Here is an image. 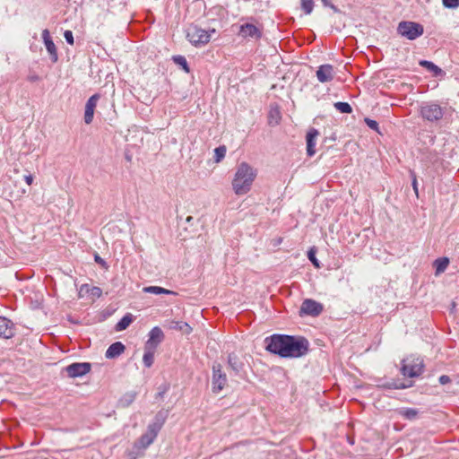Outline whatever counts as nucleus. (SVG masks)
Instances as JSON below:
<instances>
[{
    "label": "nucleus",
    "instance_id": "obj_20",
    "mask_svg": "<svg viewBox=\"0 0 459 459\" xmlns=\"http://www.w3.org/2000/svg\"><path fill=\"white\" fill-rule=\"evenodd\" d=\"M396 413L405 420H413L417 419L419 411L414 408H399L396 410Z\"/></svg>",
    "mask_w": 459,
    "mask_h": 459
},
{
    "label": "nucleus",
    "instance_id": "obj_11",
    "mask_svg": "<svg viewBox=\"0 0 459 459\" xmlns=\"http://www.w3.org/2000/svg\"><path fill=\"white\" fill-rule=\"evenodd\" d=\"M100 99V95L99 93H95L89 98L85 104V111H84V122L89 125L93 120L94 110L98 104V101Z\"/></svg>",
    "mask_w": 459,
    "mask_h": 459
},
{
    "label": "nucleus",
    "instance_id": "obj_34",
    "mask_svg": "<svg viewBox=\"0 0 459 459\" xmlns=\"http://www.w3.org/2000/svg\"><path fill=\"white\" fill-rule=\"evenodd\" d=\"M161 425L162 423H158V422H154L152 424H150L148 426V429H147V432L152 435L153 437L156 438L157 435H158V432L160 431V429H161Z\"/></svg>",
    "mask_w": 459,
    "mask_h": 459
},
{
    "label": "nucleus",
    "instance_id": "obj_13",
    "mask_svg": "<svg viewBox=\"0 0 459 459\" xmlns=\"http://www.w3.org/2000/svg\"><path fill=\"white\" fill-rule=\"evenodd\" d=\"M15 334L14 324L5 316H0V337L10 339Z\"/></svg>",
    "mask_w": 459,
    "mask_h": 459
},
{
    "label": "nucleus",
    "instance_id": "obj_18",
    "mask_svg": "<svg viewBox=\"0 0 459 459\" xmlns=\"http://www.w3.org/2000/svg\"><path fill=\"white\" fill-rule=\"evenodd\" d=\"M169 329L180 331L184 334H189L192 332V327L186 322L172 320L168 322Z\"/></svg>",
    "mask_w": 459,
    "mask_h": 459
},
{
    "label": "nucleus",
    "instance_id": "obj_26",
    "mask_svg": "<svg viewBox=\"0 0 459 459\" xmlns=\"http://www.w3.org/2000/svg\"><path fill=\"white\" fill-rule=\"evenodd\" d=\"M132 321H133L132 315L131 314H126L117 324L116 330L117 331H123V330L126 329L130 325Z\"/></svg>",
    "mask_w": 459,
    "mask_h": 459
},
{
    "label": "nucleus",
    "instance_id": "obj_31",
    "mask_svg": "<svg viewBox=\"0 0 459 459\" xmlns=\"http://www.w3.org/2000/svg\"><path fill=\"white\" fill-rule=\"evenodd\" d=\"M173 60L177 65H180L185 72L189 73L190 69L185 56H173Z\"/></svg>",
    "mask_w": 459,
    "mask_h": 459
},
{
    "label": "nucleus",
    "instance_id": "obj_38",
    "mask_svg": "<svg viewBox=\"0 0 459 459\" xmlns=\"http://www.w3.org/2000/svg\"><path fill=\"white\" fill-rule=\"evenodd\" d=\"M324 6L331 8L335 13H340V9L334 5L330 0H321Z\"/></svg>",
    "mask_w": 459,
    "mask_h": 459
},
{
    "label": "nucleus",
    "instance_id": "obj_23",
    "mask_svg": "<svg viewBox=\"0 0 459 459\" xmlns=\"http://www.w3.org/2000/svg\"><path fill=\"white\" fill-rule=\"evenodd\" d=\"M86 292L91 295L93 299L100 298L102 295V290L100 287H91L88 284L82 285L80 293Z\"/></svg>",
    "mask_w": 459,
    "mask_h": 459
},
{
    "label": "nucleus",
    "instance_id": "obj_24",
    "mask_svg": "<svg viewBox=\"0 0 459 459\" xmlns=\"http://www.w3.org/2000/svg\"><path fill=\"white\" fill-rule=\"evenodd\" d=\"M143 292L145 293H152L155 295H160V294H172L175 295L176 292L167 290L165 288L160 287V286H148L144 287L143 289Z\"/></svg>",
    "mask_w": 459,
    "mask_h": 459
},
{
    "label": "nucleus",
    "instance_id": "obj_35",
    "mask_svg": "<svg viewBox=\"0 0 459 459\" xmlns=\"http://www.w3.org/2000/svg\"><path fill=\"white\" fill-rule=\"evenodd\" d=\"M366 125L372 130L376 132H379L378 123L376 120H373L368 117H365L364 119Z\"/></svg>",
    "mask_w": 459,
    "mask_h": 459
},
{
    "label": "nucleus",
    "instance_id": "obj_44",
    "mask_svg": "<svg viewBox=\"0 0 459 459\" xmlns=\"http://www.w3.org/2000/svg\"><path fill=\"white\" fill-rule=\"evenodd\" d=\"M28 81L30 82H38V81H39V76L36 74H30L28 76Z\"/></svg>",
    "mask_w": 459,
    "mask_h": 459
},
{
    "label": "nucleus",
    "instance_id": "obj_17",
    "mask_svg": "<svg viewBox=\"0 0 459 459\" xmlns=\"http://www.w3.org/2000/svg\"><path fill=\"white\" fill-rule=\"evenodd\" d=\"M125 345L121 342L112 343L106 351L105 356L108 359H115L125 351Z\"/></svg>",
    "mask_w": 459,
    "mask_h": 459
},
{
    "label": "nucleus",
    "instance_id": "obj_32",
    "mask_svg": "<svg viewBox=\"0 0 459 459\" xmlns=\"http://www.w3.org/2000/svg\"><path fill=\"white\" fill-rule=\"evenodd\" d=\"M227 149L224 145H221L214 150V158L216 162H220L226 155Z\"/></svg>",
    "mask_w": 459,
    "mask_h": 459
},
{
    "label": "nucleus",
    "instance_id": "obj_47",
    "mask_svg": "<svg viewBox=\"0 0 459 459\" xmlns=\"http://www.w3.org/2000/svg\"><path fill=\"white\" fill-rule=\"evenodd\" d=\"M456 383L459 385V377H457V381H456Z\"/></svg>",
    "mask_w": 459,
    "mask_h": 459
},
{
    "label": "nucleus",
    "instance_id": "obj_19",
    "mask_svg": "<svg viewBox=\"0 0 459 459\" xmlns=\"http://www.w3.org/2000/svg\"><path fill=\"white\" fill-rule=\"evenodd\" d=\"M229 367L236 373L238 374L244 367L243 362L235 353H230L228 356Z\"/></svg>",
    "mask_w": 459,
    "mask_h": 459
},
{
    "label": "nucleus",
    "instance_id": "obj_45",
    "mask_svg": "<svg viewBox=\"0 0 459 459\" xmlns=\"http://www.w3.org/2000/svg\"><path fill=\"white\" fill-rule=\"evenodd\" d=\"M95 262L102 266H106V262L99 255H95Z\"/></svg>",
    "mask_w": 459,
    "mask_h": 459
},
{
    "label": "nucleus",
    "instance_id": "obj_43",
    "mask_svg": "<svg viewBox=\"0 0 459 459\" xmlns=\"http://www.w3.org/2000/svg\"><path fill=\"white\" fill-rule=\"evenodd\" d=\"M438 381L441 385H446L451 382V379L447 375H442L439 377Z\"/></svg>",
    "mask_w": 459,
    "mask_h": 459
},
{
    "label": "nucleus",
    "instance_id": "obj_28",
    "mask_svg": "<svg viewBox=\"0 0 459 459\" xmlns=\"http://www.w3.org/2000/svg\"><path fill=\"white\" fill-rule=\"evenodd\" d=\"M155 437H153L152 435H150L148 432L142 435L141 437L138 440V446L142 448L148 447L153 441Z\"/></svg>",
    "mask_w": 459,
    "mask_h": 459
},
{
    "label": "nucleus",
    "instance_id": "obj_4",
    "mask_svg": "<svg viewBox=\"0 0 459 459\" xmlns=\"http://www.w3.org/2000/svg\"><path fill=\"white\" fill-rule=\"evenodd\" d=\"M215 30L211 31L205 30L197 25H190L186 29V38L195 46H203L207 44L211 39V33H214Z\"/></svg>",
    "mask_w": 459,
    "mask_h": 459
},
{
    "label": "nucleus",
    "instance_id": "obj_1",
    "mask_svg": "<svg viewBox=\"0 0 459 459\" xmlns=\"http://www.w3.org/2000/svg\"><path fill=\"white\" fill-rule=\"evenodd\" d=\"M266 350L282 358H299L308 351L309 342L301 336L273 334L264 340Z\"/></svg>",
    "mask_w": 459,
    "mask_h": 459
},
{
    "label": "nucleus",
    "instance_id": "obj_3",
    "mask_svg": "<svg viewBox=\"0 0 459 459\" xmlns=\"http://www.w3.org/2000/svg\"><path fill=\"white\" fill-rule=\"evenodd\" d=\"M420 113L421 117L430 123L440 121L445 114V108L439 104L429 101L420 105Z\"/></svg>",
    "mask_w": 459,
    "mask_h": 459
},
{
    "label": "nucleus",
    "instance_id": "obj_36",
    "mask_svg": "<svg viewBox=\"0 0 459 459\" xmlns=\"http://www.w3.org/2000/svg\"><path fill=\"white\" fill-rule=\"evenodd\" d=\"M442 4L445 7L450 9H455L459 7V0H442Z\"/></svg>",
    "mask_w": 459,
    "mask_h": 459
},
{
    "label": "nucleus",
    "instance_id": "obj_40",
    "mask_svg": "<svg viewBox=\"0 0 459 459\" xmlns=\"http://www.w3.org/2000/svg\"><path fill=\"white\" fill-rule=\"evenodd\" d=\"M159 392L157 394V398H162L163 395L166 394V392L169 390V385H160L159 387Z\"/></svg>",
    "mask_w": 459,
    "mask_h": 459
},
{
    "label": "nucleus",
    "instance_id": "obj_42",
    "mask_svg": "<svg viewBox=\"0 0 459 459\" xmlns=\"http://www.w3.org/2000/svg\"><path fill=\"white\" fill-rule=\"evenodd\" d=\"M411 175L412 177L411 185H412L413 190H414L416 195H418V183H417L416 175L412 171L411 172Z\"/></svg>",
    "mask_w": 459,
    "mask_h": 459
},
{
    "label": "nucleus",
    "instance_id": "obj_22",
    "mask_svg": "<svg viewBox=\"0 0 459 459\" xmlns=\"http://www.w3.org/2000/svg\"><path fill=\"white\" fill-rule=\"evenodd\" d=\"M420 65L426 68L428 71L431 72L434 76H438L443 74V71L441 68H439L437 65H436L434 63L428 61V60H420Z\"/></svg>",
    "mask_w": 459,
    "mask_h": 459
},
{
    "label": "nucleus",
    "instance_id": "obj_41",
    "mask_svg": "<svg viewBox=\"0 0 459 459\" xmlns=\"http://www.w3.org/2000/svg\"><path fill=\"white\" fill-rule=\"evenodd\" d=\"M307 256L316 267H319V263L316 258L315 253L312 250L308 252Z\"/></svg>",
    "mask_w": 459,
    "mask_h": 459
},
{
    "label": "nucleus",
    "instance_id": "obj_5",
    "mask_svg": "<svg viewBox=\"0 0 459 459\" xmlns=\"http://www.w3.org/2000/svg\"><path fill=\"white\" fill-rule=\"evenodd\" d=\"M397 31L403 37L410 40H414L424 32L423 26L413 22H401L398 24Z\"/></svg>",
    "mask_w": 459,
    "mask_h": 459
},
{
    "label": "nucleus",
    "instance_id": "obj_15",
    "mask_svg": "<svg viewBox=\"0 0 459 459\" xmlns=\"http://www.w3.org/2000/svg\"><path fill=\"white\" fill-rule=\"evenodd\" d=\"M42 39L44 41V44L46 46L47 51L48 52L50 56V59L53 63L57 62L58 60V55L56 48L50 37L49 30L48 29H45L42 30Z\"/></svg>",
    "mask_w": 459,
    "mask_h": 459
},
{
    "label": "nucleus",
    "instance_id": "obj_25",
    "mask_svg": "<svg viewBox=\"0 0 459 459\" xmlns=\"http://www.w3.org/2000/svg\"><path fill=\"white\" fill-rule=\"evenodd\" d=\"M449 264V260L446 257L436 259L434 261V267L436 269V275H438L446 271Z\"/></svg>",
    "mask_w": 459,
    "mask_h": 459
},
{
    "label": "nucleus",
    "instance_id": "obj_39",
    "mask_svg": "<svg viewBox=\"0 0 459 459\" xmlns=\"http://www.w3.org/2000/svg\"><path fill=\"white\" fill-rule=\"evenodd\" d=\"M64 37L68 44H70V45L74 44V36H73V32L71 30H65L64 33Z\"/></svg>",
    "mask_w": 459,
    "mask_h": 459
},
{
    "label": "nucleus",
    "instance_id": "obj_2",
    "mask_svg": "<svg viewBox=\"0 0 459 459\" xmlns=\"http://www.w3.org/2000/svg\"><path fill=\"white\" fill-rule=\"evenodd\" d=\"M257 176L256 169L253 168L247 162H241L236 169L232 179V189L237 195L247 194Z\"/></svg>",
    "mask_w": 459,
    "mask_h": 459
},
{
    "label": "nucleus",
    "instance_id": "obj_27",
    "mask_svg": "<svg viewBox=\"0 0 459 459\" xmlns=\"http://www.w3.org/2000/svg\"><path fill=\"white\" fill-rule=\"evenodd\" d=\"M154 352H155V350H150V349H146L144 347V354L143 357V361L146 368H150L153 364Z\"/></svg>",
    "mask_w": 459,
    "mask_h": 459
},
{
    "label": "nucleus",
    "instance_id": "obj_30",
    "mask_svg": "<svg viewBox=\"0 0 459 459\" xmlns=\"http://www.w3.org/2000/svg\"><path fill=\"white\" fill-rule=\"evenodd\" d=\"M135 396V393H127L120 399L119 403L124 407L129 406L134 401Z\"/></svg>",
    "mask_w": 459,
    "mask_h": 459
},
{
    "label": "nucleus",
    "instance_id": "obj_37",
    "mask_svg": "<svg viewBox=\"0 0 459 459\" xmlns=\"http://www.w3.org/2000/svg\"><path fill=\"white\" fill-rule=\"evenodd\" d=\"M385 386L389 389H404V388H407V387H410L411 386V383L409 384V385H405V384H401V385H397L396 383L393 382V383H388L385 385Z\"/></svg>",
    "mask_w": 459,
    "mask_h": 459
},
{
    "label": "nucleus",
    "instance_id": "obj_10",
    "mask_svg": "<svg viewBox=\"0 0 459 459\" xmlns=\"http://www.w3.org/2000/svg\"><path fill=\"white\" fill-rule=\"evenodd\" d=\"M149 338L145 343V348L156 350L160 343L164 340V333L159 326L153 327L148 334Z\"/></svg>",
    "mask_w": 459,
    "mask_h": 459
},
{
    "label": "nucleus",
    "instance_id": "obj_33",
    "mask_svg": "<svg viewBox=\"0 0 459 459\" xmlns=\"http://www.w3.org/2000/svg\"><path fill=\"white\" fill-rule=\"evenodd\" d=\"M301 8L305 12L306 14H310L314 8V1L313 0H300Z\"/></svg>",
    "mask_w": 459,
    "mask_h": 459
},
{
    "label": "nucleus",
    "instance_id": "obj_46",
    "mask_svg": "<svg viewBox=\"0 0 459 459\" xmlns=\"http://www.w3.org/2000/svg\"><path fill=\"white\" fill-rule=\"evenodd\" d=\"M24 180L25 182L30 186L32 183H33V177L32 175L29 174V175H25L24 176Z\"/></svg>",
    "mask_w": 459,
    "mask_h": 459
},
{
    "label": "nucleus",
    "instance_id": "obj_21",
    "mask_svg": "<svg viewBox=\"0 0 459 459\" xmlns=\"http://www.w3.org/2000/svg\"><path fill=\"white\" fill-rule=\"evenodd\" d=\"M281 118V111L278 107H271L268 115V123L270 126H276L280 123Z\"/></svg>",
    "mask_w": 459,
    "mask_h": 459
},
{
    "label": "nucleus",
    "instance_id": "obj_14",
    "mask_svg": "<svg viewBox=\"0 0 459 459\" xmlns=\"http://www.w3.org/2000/svg\"><path fill=\"white\" fill-rule=\"evenodd\" d=\"M238 35L243 38L259 39L262 37V30L252 23H245L240 26Z\"/></svg>",
    "mask_w": 459,
    "mask_h": 459
},
{
    "label": "nucleus",
    "instance_id": "obj_16",
    "mask_svg": "<svg viewBox=\"0 0 459 459\" xmlns=\"http://www.w3.org/2000/svg\"><path fill=\"white\" fill-rule=\"evenodd\" d=\"M319 133L315 128H310L307 134L306 141H307V153L309 157H312L316 153V140Z\"/></svg>",
    "mask_w": 459,
    "mask_h": 459
},
{
    "label": "nucleus",
    "instance_id": "obj_29",
    "mask_svg": "<svg viewBox=\"0 0 459 459\" xmlns=\"http://www.w3.org/2000/svg\"><path fill=\"white\" fill-rule=\"evenodd\" d=\"M334 108L341 113L350 114L352 112V108L348 102H335Z\"/></svg>",
    "mask_w": 459,
    "mask_h": 459
},
{
    "label": "nucleus",
    "instance_id": "obj_7",
    "mask_svg": "<svg viewBox=\"0 0 459 459\" xmlns=\"http://www.w3.org/2000/svg\"><path fill=\"white\" fill-rule=\"evenodd\" d=\"M401 371L405 377H419L423 372V361L420 358L403 359Z\"/></svg>",
    "mask_w": 459,
    "mask_h": 459
},
{
    "label": "nucleus",
    "instance_id": "obj_8",
    "mask_svg": "<svg viewBox=\"0 0 459 459\" xmlns=\"http://www.w3.org/2000/svg\"><path fill=\"white\" fill-rule=\"evenodd\" d=\"M324 307L323 305L314 299H305L300 307L299 309V315H307L311 316H319Z\"/></svg>",
    "mask_w": 459,
    "mask_h": 459
},
{
    "label": "nucleus",
    "instance_id": "obj_12",
    "mask_svg": "<svg viewBox=\"0 0 459 459\" xmlns=\"http://www.w3.org/2000/svg\"><path fill=\"white\" fill-rule=\"evenodd\" d=\"M316 78L317 80L322 82H329L334 78V69L332 65L325 64L322 65L318 67L316 70Z\"/></svg>",
    "mask_w": 459,
    "mask_h": 459
},
{
    "label": "nucleus",
    "instance_id": "obj_9",
    "mask_svg": "<svg viewBox=\"0 0 459 459\" xmlns=\"http://www.w3.org/2000/svg\"><path fill=\"white\" fill-rule=\"evenodd\" d=\"M91 365L88 362H76L68 365L65 369L70 377H82L90 372Z\"/></svg>",
    "mask_w": 459,
    "mask_h": 459
},
{
    "label": "nucleus",
    "instance_id": "obj_6",
    "mask_svg": "<svg viewBox=\"0 0 459 459\" xmlns=\"http://www.w3.org/2000/svg\"><path fill=\"white\" fill-rule=\"evenodd\" d=\"M212 390L214 394L220 393L227 385L228 379L226 374L222 371V366L214 362L212 364Z\"/></svg>",
    "mask_w": 459,
    "mask_h": 459
}]
</instances>
